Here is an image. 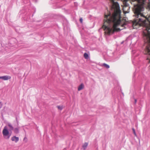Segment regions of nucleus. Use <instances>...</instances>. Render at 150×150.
Listing matches in <instances>:
<instances>
[{
    "label": "nucleus",
    "mask_w": 150,
    "mask_h": 150,
    "mask_svg": "<svg viewBox=\"0 0 150 150\" xmlns=\"http://www.w3.org/2000/svg\"><path fill=\"white\" fill-rule=\"evenodd\" d=\"M11 79V77L9 76H3V80H7Z\"/></svg>",
    "instance_id": "4"
},
{
    "label": "nucleus",
    "mask_w": 150,
    "mask_h": 150,
    "mask_svg": "<svg viewBox=\"0 0 150 150\" xmlns=\"http://www.w3.org/2000/svg\"><path fill=\"white\" fill-rule=\"evenodd\" d=\"M137 101V100L135 99V100H134V102H135V103H136Z\"/></svg>",
    "instance_id": "14"
},
{
    "label": "nucleus",
    "mask_w": 150,
    "mask_h": 150,
    "mask_svg": "<svg viewBox=\"0 0 150 150\" xmlns=\"http://www.w3.org/2000/svg\"><path fill=\"white\" fill-rule=\"evenodd\" d=\"M145 19H148V18H145Z\"/></svg>",
    "instance_id": "16"
},
{
    "label": "nucleus",
    "mask_w": 150,
    "mask_h": 150,
    "mask_svg": "<svg viewBox=\"0 0 150 150\" xmlns=\"http://www.w3.org/2000/svg\"><path fill=\"white\" fill-rule=\"evenodd\" d=\"M133 132H134V134L136 136V133H135V130L134 129H133Z\"/></svg>",
    "instance_id": "12"
},
{
    "label": "nucleus",
    "mask_w": 150,
    "mask_h": 150,
    "mask_svg": "<svg viewBox=\"0 0 150 150\" xmlns=\"http://www.w3.org/2000/svg\"><path fill=\"white\" fill-rule=\"evenodd\" d=\"M3 76H0V79H3Z\"/></svg>",
    "instance_id": "15"
},
{
    "label": "nucleus",
    "mask_w": 150,
    "mask_h": 150,
    "mask_svg": "<svg viewBox=\"0 0 150 150\" xmlns=\"http://www.w3.org/2000/svg\"><path fill=\"white\" fill-rule=\"evenodd\" d=\"M84 86L83 84L82 83L78 87V91H80L82 89L84 88Z\"/></svg>",
    "instance_id": "5"
},
{
    "label": "nucleus",
    "mask_w": 150,
    "mask_h": 150,
    "mask_svg": "<svg viewBox=\"0 0 150 150\" xmlns=\"http://www.w3.org/2000/svg\"><path fill=\"white\" fill-rule=\"evenodd\" d=\"M14 132L15 133H17L18 132L19 130L17 128H16L14 129Z\"/></svg>",
    "instance_id": "10"
},
{
    "label": "nucleus",
    "mask_w": 150,
    "mask_h": 150,
    "mask_svg": "<svg viewBox=\"0 0 150 150\" xmlns=\"http://www.w3.org/2000/svg\"><path fill=\"white\" fill-rule=\"evenodd\" d=\"M103 66L107 69H108L110 68V66L105 63L103 64Z\"/></svg>",
    "instance_id": "7"
},
{
    "label": "nucleus",
    "mask_w": 150,
    "mask_h": 150,
    "mask_svg": "<svg viewBox=\"0 0 150 150\" xmlns=\"http://www.w3.org/2000/svg\"><path fill=\"white\" fill-rule=\"evenodd\" d=\"M79 21L80 23H82L83 22V19H79Z\"/></svg>",
    "instance_id": "13"
},
{
    "label": "nucleus",
    "mask_w": 150,
    "mask_h": 150,
    "mask_svg": "<svg viewBox=\"0 0 150 150\" xmlns=\"http://www.w3.org/2000/svg\"><path fill=\"white\" fill-rule=\"evenodd\" d=\"M129 23L126 19H104L102 28L105 30V33L110 35L125 28V25Z\"/></svg>",
    "instance_id": "1"
},
{
    "label": "nucleus",
    "mask_w": 150,
    "mask_h": 150,
    "mask_svg": "<svg viewBox=\"0 0 150 150\" xmlns=\"http://www.w3.org/2000/svg\"><path fill=\"white\" fill-rule=\"evenodd\" d=\"M8 126L10 128V129H11V130L13 129V127L11 125H8Z\"/></svg>",
    "instance_id": "11"
},
{
    "label": "nucleus",
    "mask_w": 150,
    "mask_h": 150,
    "mask_svg": "<svg viewBox=\"0 0 150 150\" xmlns=\"http://www.w3.org/2000/svg\"><path fill=\"white\" fill-rule=\"evenodd\" d=\"M88 145V144L87 143H85L83 145L82 147L83 148L84 150H85L86 148V147Z\"/></svg>",
    "instance_id": "6"
},
{
    "label": "nucleus",
    "mask_w": 150,
    "mask_h": 150,
    "mask_svg": "<svg viewBox=\"0 0 150 150\" xmlns=\"http://www.w3.org/2000/svg\"><path fill=\"white\" fill-rule=\"evenodd\" d=\"M11 140L12 141H14L16 143L19 141V138L14 136L11 137Z\"/></svg>",
    "instance_id": "3"
},
{
    "label": "nucleus",
    "mask_w": 150,
    "mask_h": 150,
    "mask_svg": "<svg viewBox=\"0 0 150 150\" xmlns=\"http://www.w3.org/2000/svg\"><path fill=\"white\" fill-rule=\"evenodd\" d=\"M2 134L4 138L6 139H8L11 135V133H10L6 126H5L4 127L2 131Z\"/></svg>",
    "instance_id": "2"
},
{
    "label": "nucleus",
    "mask_w": 150,
    "mask_h": 150,
    "mask_svg": "<svg viewBox=\"0 0 150 150\" xmlns=\"http://www.w3.org/2000/svg\"><path fill=\"white\" fill-rule=\"evenodd\" d=\"M57 108L58 109L60 110H62L63 108V107L62 106H57Z\"/></svg>",
    "instance_id": "9"
},
{
    "label": "nucleus",
    "mask_w": 150,
    "mask_h": 150,
    "mask_svg": "<svg viewBox=\"0 0 150 150\" xmlns=\"http://www.w3.org/2000/svg\"><path fill=\"white\" fill-rule=\"evenodd\" d=\"M83 56H84V57L86 59H88V55L87 53H84V54Z\"/></svg>",
    "instance_id": "8"
}]
</instances>
